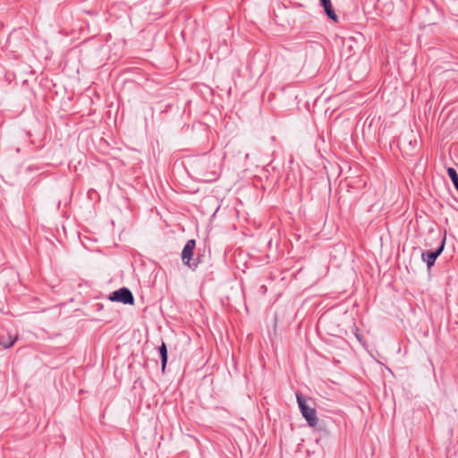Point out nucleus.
Returning a JSON list of instances; mask_svg holds the SVG:
<instances>
[{
  "label": "nucleus",
  "instance_id": "f257e3e1",
  "mask_svg": "<svg viewBox=\"0 0 458 458\" xmlns=\"http://www.w3.org/2000/svg\"><path fill=\"white\" fill-rule=\"evenodd\" d=\"M297 403L302 416L305 418L307 423L310 427H315L318 424L317 412L314 408L306 404V401L300 394H296Z\"/></svg>",
  "mask_w": 458,
  "mask_h": 458
},
{
  "label": "nucleus",
  "instance_id": "f03ea898",
  "mask_svg": "<svg viewBox=\"0 0 458 458\" xmlns=\"http://www.w3.org/2000/svg\"><path fill=\"white\" fill-rule=\"evenodd\" d=\"M108 299L112 301L122 302L123 304L131 305L134 302V298L131 292L126 287H123L113 292L109 295Z\"/></svg>",
  "mask_w": 458,
  "mask_h": 458
},
{
  "label": "nucleus",
  "instance_id": "7ed1b4c3",
  "mask_svg": "<svg viewBox=\"0 0 458 458\" xmlns=\"http://www.w3.org/2000/svg\"><path fill=\"white\" fill-rule=\"evenodd\" d=\"M445 242V237L442 241L440 247L435 251L422 252V259L427 263L428 267H432L435 264L437 258L441 254L444 250Z\"/></svg>",
  "mask_w": 458,
  "mask_h": 458
},
{
  "label": "nucleus",
  "instance_id": "20e7f679",
  "mask_svg": "<svg viewBox=\"0 0 458 458\" xmlns=\"http://www.w3.org/2000/svg\"><path fill=\"white\" fill-rule=\"evenodd\" d=\"M195 249V241L194 240H189L186 244L183 247V250L182 251V260L184 265L189 266L190 267V261L193 255V250Z\"/></svg>",
  "mask_w": 458,
  "mask_h": 458
},
{
  "label": "nucleus",
  "instance_id": "39448f33",
  "mask_svg": "<svg viewBox=\"0 0 458 458\" xmlns=\"http://www.w3.org/2000/svg\"><path fill=\"white\" fill-rule=\"evenodd\" d=\"M320 3L324 7V11L327 13V15L334 21H336L337 15L335 14V13L333 9L331 0H320Z\"/></svg>",
  "mask_w": 458,
  "mask_h": 458
},
{
  "label": "nucleus",
  "instance_id": "423d86ee",
  "mask_svg": "<svg viewBox=\"0 0 458 458\" xmlns=\"http://www.w3.org/2000/svg\"><path fill=\"white\" fill-rule=\"evenodd\" d=\"M158 350L161 356L162 370L164 371L167 362V349L165 344L162 343Z\"/></svg>",
  "mask_w": 458,
  "mask_h": 458
},
{
  "label": "nucleus",
  "instance_id": "0eeeda50",
  "mask_svg": "<svg viewBox=\"0 0 458 458\" xmlns=\"http://www.w3.org/2000/svg\"><path fill=\"white\" fill-rule=\"evenodd\" d=\"M17 340V336H13V337H11L9 336V340L8 339H4V337H1L0 338V344L3 345L4 348H10L11 346H13V344L15 343V341Z\"/></svg>",
  "mask_w": 458,
  "mask_h": 458
},
{
  "label": "nucleus",
  "instance_id": "6e6552de",
  "mask_svg": "<svg viewBox=\"0 0 458 458\" xmlns=\"http://www.w3.org/2000/svg\"><path fill=\"white\" fill-rule=\"evenodd\" d=\"M398 144L400 145V147L404 148L406 144H408L409 146L411 145V140H410L408 136H402L398 140Z\"/></svg>",
  "mask_w": 458,
  "mask_h": 458
}]
</instances>
